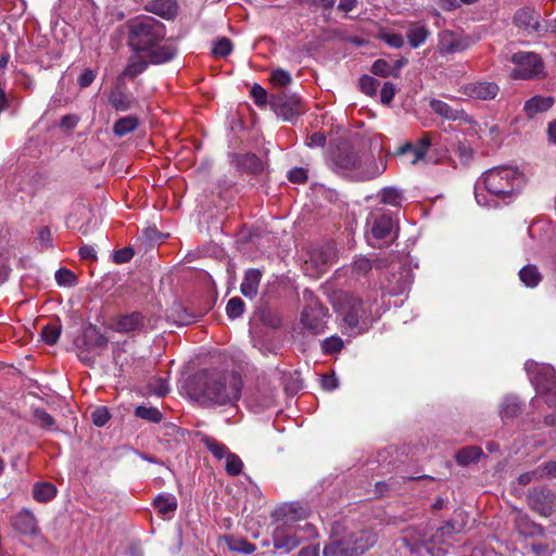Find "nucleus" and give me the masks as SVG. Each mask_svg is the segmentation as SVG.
<instances>
[{"label": "nucleus", "instance_id": "obj_34", "mask_svg": "<svg viewBox=\"0 0 556 556\" xmlns=\"http://www.w3.org/2000/svg\"><path fill=\"white\" fill-rule=\"evenodd\" d=\"M139 125L136 116L129 115L117 119L113 126V132L117 137H123L134 131Z\"/></svg>", "mask_w": 556, "mask_h": 556}, {"label": "nucleus", "instance_id": "obj_40", "mask_svg": "<svg viewBox=\"0 0 556 556\" xmlns=\"http://www.w3.org/2000/svg\"><path fill=\"white\" fill-rule=\"evenodd\" d=\"M203 444L205 447L212 453V455L217 458L222 459L227 456L230 452L228 451V447L222 443L216 441L213 438L206 437L203 439Z\"/></svg>", "mask_w": 556, "mask_h": 556}, {"label": "nucleus", "instance_id": "obj_50", "mask_svg": "<svg viewBox=\"0 0 556 556\" xmlns=\"http://www.w3.org/2000/svg\"><path fill=\"white\" fill-rule=\"evenodd\" d=\"M343 348V341L339 337H330L323 341L321 349L325 354H333Z\"/></svg>", "mask_w": 556, "mask_h": 556}, {"label": "nucleus", "instance_id": "obj_57", "mask_svg": "<svg viewBox=\"0 0 556 556\" xmlns=\"http://www.w3.org/2000/svg\"><path fill=\"white\" fill-rule=\"evenodd\" d=\"M251 97L256 105L262 106L267 102V91L260 85L255 84L251 89Z\"/></svg>", "mask_w": 556, "mask_h": 556}, {"label": "nucleus", "instance_id": "obj_59", "mask_svg": "<svg viewBox=\"0 0 556 556\" xmlns=\"http://www.w3.org/2000/svg\"><path fill=\"white\" fill-rule=\"evenodd\" d=\"M454 525L448 521L441 528L437 530V533L431 538L430 542H441L445 535H451L453 532H455Z\"/></svg>", "mask_w": 556, "mask_h": 556}, {"label": "nucleus", "instance_id": "obj_16", "mask_svg": "<svg viewBox=\"0 0 556 556\" xmlns=\"http://www.w3.org/2000/svg\"><path fill=\"white\" fill-rule=\"evenodd\" d=\"M336 253L331 247L315 249L309 252L308 258L305 264L313 266L316 274H321L327 270L328 266L333 262Z\"/></svg>", "mask_w": 556, "mask_h": 556}, {"label": "nucleus", "instance_id": "obj_5", "mask_svg": "<svg viewBox=\"0 0 556 556\" xmlns=\"http://www.w3.org/2000/svg\"><path fill=\"white\" fill-rule=\"evenodd\" d=\"M377 542V535L371 529H342L337 525L330 541L324 547V556H359Z\"/></svg>", "mask_w": 556, "mask_h": 556}, {"label": "nucleus", "instance_id": "obj_30", "mask_svg": "<svg viewBox=\"0 0 556 556\" xmlns=\"http://www.w3.org/2000/svg\"><path fill=\"white\" fill-rule=\"evenodd\" d=\"M372 267L378 268V265H375L372 261L368 257L358 255L354 258L353 263L350 266L351 275L354 278H361L367 275Z\"/></svg>", "mask_w": 556, "mask_h": 556}, {"label": "nucleus", "instance_id": "obj_51", "mask_svg": "<svg viewBox=\"0 0 556 556\" xmlns=\"http://www.w3.org/2000/svg\"><path fill=\"white\" fill-rule=\"evenodd\" d=\"M34 417L36 422L42 428L52 429L55 425L54 418L43 409L36 408L34 410Z\"/></svg>", "mask_w": 556, "mask_h": 556}, {"label": "nucleus", "instance_id": "obj_36", "mask_svg": "<svg viewBox=\"0 0 556 556\" xmlns=\"http://www.w3.org/2000/svg\"><path fill=\"white\" fill-rule=\"evenodd\" d=\"M515 526L517 530L523 534V535H532L534 534V529H538L539 527L533 523L529 516L520 510H517L515 513Z\"/></svg>", "mask_w": 556, "mask_h": 556}, {"label": "nucleus", "instance_id": "obj_13", "mask_svg": "<svg viewBox=\"0 0 556 556\" xmlns=\"http://www.w3.org/2000/svg\"><path fill=\"white\" fill-rule=\"evenodd\" d=\"M498 86L492 81H473L462 87V92L472 99L492 100L498 93Z\"/></svg>", "mask_w": 556, "mask_h": 556}, {"label": "nucleus", "instance_id": "obj_10", "mask_svg": "<svg viewBox=\"0 0 556 556\" xmlns=\"http://www.w3.org/2000/svg\"><path fill=\"white\" fill-rule=\"evenodd\" d=\"M511 61L516 65L511 73L513 78L531 79L543 72L542 60L533 52H516Z\"/></svg>", "mask_w": 556, "mask_h": 556}, {"label": "nucleus", "instance_id": "obj_27", "mask_svg": "<svg viewBox=\"0 0 556 556\" xmlns=\"http://www.w3.org/2000/svg\"><path fill=\"white\" fill-rule=\"evenodd\" d=\"M430 31L425 25L416 23L412 24L408 27L406 37L409 46L415 49L421 46L427 40Z\"/></svg>", "mask_w": 556, "mask_h": 556}, {"label": "nucleus", "instance_id": "obj_29", "mask_svg": "<svg viewBox=\"0 0 556 556\" xmlns=\"http://www.w3.org/2000/svg\"><path fill=\"white\" fill-rule=\"evenodd\" d=\"M482 455L483 452L480 447L467 446L458 451L455 457L457 464L465 467L470 464L477 463Z\"/></svg>", "mask_w": 556, "mask_h": 556}, {"label": "nucleus", "instance_id": "obj_45", "mask_svg": "<svg viewBox=\"0 0 556 556\" xmlns=\"http://www.w3.org/2000/svg\"><path fill=\"white\" fill-rule=\"evenodd\" d=\"M226 458V472L230 476H238L243 468L241 458L233 453L227 454Z\"/></svg>", "mask_w": 556, "mask_h": 556}, {"label": "nucleus", "instance_id": "obj_31", "mask_svg": "<svg viewBox=\"0 0 556 556\" xmlns=\"http://www.w3.org/2000/svg\"><path fill=\"white\" fill-rule=\"evenodd\" d=\"M462 49L459 40L451 31H442L439 36V50L442 53H454Z\"/></svg>", "mask_w": 556, "mask_h": 556}, {"label": "nucleus", "instance_id": "obj_8", "mask_svg": "<svg viewBox=\"0 0 556 556\" xmlns=\"http://www.w3.org/2000/svg\"><path fill=\"white\" fill-rule=\"evenodd\" d=\"M338 315L342 318L344 327L354 330L361 319H367V311L361 299L348 294L339 293L333 302Z\"/></svg>", "mask_w": 556, "mask_h": 556}, {"label": "nucleus", "instance_id": "obj_14", "mask_svg": "<svg viewBox=\"0 0 556 556\" xmlns=\"http://www.w3.org/2000/svg\"><path fill=\"white\" fill-rule=\"evenodd\" d=\"M270 103L275 108L277 114L281 115L286 121L298 115L301 110V101L296 96H276L271 98Z\"/></svg>", "mask_w": 556, "mask_h": 556}, {"label": "nucleus", "instance_id": "obj_39", "mask_svg": "<svg viewBox=\"0 0 556 556\" xmlns=\"http://www.w3.org/2000/svg\"><path fill=\"white\" fill-rule=\"evenodd\" d=\"M520 280L529 288H533L541 281V274L533 265H527L519 270Z\"/></svg>", "mask_w": 556, "mask_h": 556}, {"label": "nucleus", "instance_id": "obj_35", "mask_svg": "<svg viewBox=\"0 0 556 556\" xmlns=\"http://www.w3.org/2000/svg\"><path fill=\"white\" fill-rule=\"evenodd\" d=\"M150 11L166 18H170L176 13V4L172 0H156L150 4Z\"/></svg>", "mask_w": 556, "mask_h": 556}, {"label": "nucleus", "instance_id": "obj_11", "mask_svg": "<svg viewBox=\"0 0 556 556\" xmlns=\"http://www.w3.org/2000/svg\"><path fill=\"white\" fill-rule=\"evenodd\" d=\"M328 318V309L315 302L304 307L301 314V324L304 329L313 334L325 331Z\"/></svg>", "mask_w": 556, "mask_h": 556}, {"label": "nucleus", "instance_id": "obj_37", "mask_svg": "<svg viewBox=\"0 0 556 556\" xmlns=\"http://www.w3.org/2000/svg\"><path fill=\"white\" fill-rule=\"evenodd\" d=\"M227 546L230 551L241 554H252L256 547L245 539L228 536L226 538Z\"/></svg>", "mask_w": 556, "mask_h": 556}, {"label": "nucleus", "instance_id": "obj_24", "mask_svg": "<svg viewBox=\"0 0 556 556\" xmlns=\"http://www.w3.org/2000/svg\"><path fill=\"white\" fill-rule=\"evenodd\" d=\"M109 102L118 112L130 110L136 101L132 96L125 93L119 88L113 89L109 94Z\"/></svg>", "mask_w": 556, "mask_h": 556}, {"label": "nucleus", "instance_id": "obj_3", "mask_svg": "<svg viewBox=\"0 0 556 556\" xmlns=\"http://www.w3.org/2000/svg\"><path fill=\"white\" fill-rule=\"evenodd\" d=\"M527 185L526 174L517 166L502 165L485 170L476 186V200L481 206H492L480 191L481 186L495 199L505 203L514 201Z\"/></svg>", "mask_w": 556, "mask_h": 556}, {"label": "nucleus", "instance_id": "obj_9", "mask_svg": "<svg viewBox=\"0 0 556 556\" xmlns=\"http://www.w3.org/2000/svg\"><path fill=\"white\" fill-rule=\"evenodd\" d=\"M106 344L108 339L92 325L86 327L81 338L75 341L78 357L87 365L94 362V355L91 354L105 348Z\"/></svg>", "mask_w": 556, "mask_h": 556}, {"label": "nucleus", "instance_id": "obj_43", "mask_svg": "<svg viewBox=\"0 0 556 556\" xmlns=\"http://www.w3.org/2000/svg\"><path fill=\"white\" fill-rule=\"evenodd\" d=\"M135 414L137 417L152 421L160 422L162 420V413L155 407H148L140 405L136 408Z\"/></svg>", "mask_w": 556, "mask_h": 556}, {"label": "nucleus", "instance_id": "obj_12", "mask_svg": "<svg viewBox=\"0 0 556 556\" xmlns=\"http://www.w3.org/2000/svg\"><path fill=\"white\" fill-rule=\"evenodd\" d=\"M528 503L541 516L549 517L555 510L556 495L546 488L533 489L528 494Z\"/></svg>", "mask_w": 556, "mask_h": 556}, {"label": "nucleus", "instance_id": "obj_2", "mask_svg": "<svg viewBox=\"0 0 556 556\" xmlns=\"http://www.w3.org/2000/svg\"><path fill=\"white\" fill-rule=\"evenodd\" d=\"M195 391L208 407H236L241 397L242 380L233 371L203 370L197 376Z\"/></svg>", "mask_w": 556, "mask_h": 556}, {"label": "nucleus", "instance_id": "obj_4", "mask_svg": "<svg viewBox=\"0 0 556 556\" xmlns=\"http://www.w3.org/2000/svg\"><path fill=\"white\" fill-rule=\"evenodd\" d=\"M328 166L342 177L366 181L380 176L387 168V162L384 157L376 160L369 153H359L348 144H341L331 151Z\"/></svg>", "mask_w": 556, "mask_h": 556}, {"label": "nucleus", "instance_id": "obj_15", "mask_svg": "<svg viewBox=\"0 0 556 556\" xmlns=\"http://www.w3.org/2000/svg\"><path fill=\"white\" fill-rule=\"evenodd\" d=\"M412 285V275L406 268H400L399 271L391 274L387 283L383 286L384 290L391 295H400L409 289Z\"/></svg>", "mask_w": 556, "mask_h": 556}, {"label": "nucleus", "instance_id": "obj_6", "mask_svg": "<svg viewBox=\"0 0 556 556\" xmlns=\"http://www.w3.org/2000/svg\"><path fill=\"white\" fill-rule=\"evenodd\" d=\"M276 526L271 539L274 547L289 553L296 548L302 541L317 535L316 529L308 522L301 526L290 507L276 513Z\"/></svg>", "mask_w": 556, "mask_h": 556}, {"label": "nucleus", "instance_id": "obj_44", "mask_svg": "<svg viewBox=\"0 0 556 556\" xmlns=\"http://www.w3.org/2000/svg\"><path fill=\"white\" fill-rule=\"evenodd\" d=\"M61 333V326L56 324H49L46 325L41 330V337L45 343L47 344H54Z\"/></svg>", "mask_w": 556, "mask_h": 556}, {"label": "nucleus", "instance_id": "obj_25", "mask_svg": "<svg viewBox=\"0 0 556 556\" xmlns=\"http://www.w3.org/2000/svg\"><path fill=\"white\" fill-rule=\"evenodd\" d=\"M520 412L521 404L515 395H506L500 404V416L502 420L515 418Z\"/></svg>", "mask_w": 556, "mask_h": 556}, {"label": "nucleus", "instance_id": "obj_19", "mask_svg": "<svg viewBox=\"0 0 556 556\" xmlns=\"http://www.w3.org/2000/svg\"><path fill=\"white\" fill-rule=\"evenodd\" d=\"M431 146V139L429 134L424 135L416 144L406 143L399 149V154L410 153L413 155L412 164H416L419 160H422Z\"/></svg>", "mask_w": 556, "mask_h": 556}, {"label": "nucleus", "instance_id": "obj_23", "mask_svg": "<svg viewBox=\"0 0 556 556\" xmlns=\"http://www.w3.org/2000/svg\"><path fill=\"white\" fill-rule=\"evenodd\" d=\"M554 104L552 97L534 96L526 101L523 110L529 117L549 110Z\"/></svg>", "mask_w": 556, "mask_h": 556}, {"label": "nucleus", "instance_id": "obj_22", "mask_svg": "<svg viewBox=\"0 0 556 556\" xmlns=\"http://www.w3.org/2000/svg\"><path fill=\"white\" fill-rule=\"evenodd\" d=\"M394 223L388 214H377L372 216L371 233L376 239L387 238L392 229Z\"/></svg>", "mask_w": 556, "mask_h": 556}, {"label": "nucleus", "instance_id": "obj_47", "mask_svg": "<svg viewBox=\"0 0 556 556\" xmlns=\"http://www.w3.org/2000/svg\"><path fill=\"white\" fill-rule=\"evenodd\" d=\"M232 51V45L231 41L226 38H219L213 46L212 53L215 56L225 58L229 55Z\"/></svg>", "mask_w": 556, "mask_h": 556}, {"label": "nucleus", "instance_id": "obj_1", "mask_svg": "<svg viewBox=\"0 0 556 556\" xmlns=\"http://www.w3.org/2000/svg\"><path fill=\"white\" fill-rule=\"evenodd\" d=\"M128 43L136 52H144L152 64L169 62L177 53L176 47L164 41V25L151 17L143 16L131 21L128 25Z\"/></svg>", "mask_w": 556, "mask_h": 556}, {"label": "nucleus", "instance_id": "obj_42", "mask_svg": "<svg viewBox=\"0 0 556 556\" xmlns=\"http://www.w3.org/2000/svg\"><path fill=\"white\" fill-rule=\"evenodd\" d=\"M269 80L276 88L287 87L292 83L291 74L282 68L271 71Z\"/></svg>", "mask_w": 556, "mask_h": 556}, {"label": "nucleus", "instance_id": "obj_26", "mask_svg": "<svg viewBox=\"0 0 556 556\" xmlns=\"http://www.w3.org/2000/svg\"><path fill=\"white\" fill-rule=\"evenodd\" d=\"M148 66V62L140 54H132L129 58L128 64L119 76V79H132L139 74L143 73Z\"/></svg>", "mask_w": 556, "mask_h": 556}, {"label": "nucleus", "instance_id": "obj_41", "mask_svg": "<svg viewBox=\"0 0 556 556\" xmlns=\"http://www.w3.org/2000/svg\"><path fill=\"white\" fill-rule=\"evenodd\" d=\"M238 165L250 173H258L263 167L262 161L255 154H244L240 156Z\"/></svg>", "mask_w": 556, "mask_h": 556}, {"label": "nucleus", "instance_id": "obj_46", "mask_svg": "<svg viewBox=\"0 0 556 556\" xmlns=\"http://www.w3.org/2000/svg\"><path fill=\"white\" fill-rule=\"evenodd\" d=\"M244 312V302L238 298H231L226 305V313L229 318L233 319L241 316Z\"/></svg>", "mask_w": 556, "mask_h": 556}, {"label": "nucleus", "instance_id": "obj_53", "mask_svg": "<svg viewBox=\"0 0 556 556\" xmlns=\"http://www.w3.org/2000/svg\"><path fill=\"white\" fill-rule=\"evenodd\" d=\"M55 280L60 286H72L76 281V277L71 270L60 268L55 271Z\"/></svg>", "mask_w": 556, "mask_h": 556}, {"label": "nucleus", "instance_id": "obj_21", "mask_svg": "<svg viewBox=\"0 0 556 556\" xmlns=\"http://www.w3.org/2000/svg\"><path fill=\"white\" fill-rule=\"evenodd\" d=\"M515 23L529 31H536L540 27L539 14L531 8H522L515 14Z\"/></svg>", "mask_w": 556, "mask_h": 556}, {"label": "nucleus", "instance_id": "obj_48", "mask_svg": "<svg viewBox=\"0 0 556 556\" xmlns=\"http://www.w3.org/2000/svg\"><path fill=\"white\" fill-rule=\"evenodd\" d=\"M378 86L379 81L371 76L364 75L359 78L361 90L369 97H374L376 94Z\"/></svg>", "mask_w": 556, "mask_h": 556}, {"label": "nucleus", "instance_id": "obj_54", "mask_svg": "<svg viewBox=\"0 0 556 556\" xmlns=\"http://www.w3.org/2000/svg\"><path fill=\"white\" fill-rule=\"evenodd\" d=\"M91 419L96 426L103 427L110 419V413L106 407H97L91 413Z\"/></svg>", "mask_w": 556, "mask_h": 556}, {"label": "nucleus", "instance_id": "obj_61", "mask_svg": "<svg viewBox=\"0 0 556 556\" xmlns=\"http://www.w3.org/2000/svg\"><path fill=\"white\" fill-rule=\"evenodd\" d=\"M134 256V251L129 248H124L115 252L114 262L117 264H123L129 262Z\"/></svg>", "mask_w": 556, "mask_h": 556}, {"label": "nucleus", "instance_id": "obj_52", "mask_svg": "<svg viewBox=\"0 0 556 556\" xmlns=\"http://www.w3.org/2000/svg\"><path fill=\"white\" fill-rule=\"evenodd\" d=\"M372 74L380 77H388L392 74L393 68L389 62L386 60L379 59L374 62L371 66Z\"/></svg>", "mask_w": 556, "mask_h": 556}, {"label": "nucleus", "instance_id": "obj_38", "mask_svg": "<svg viewBox=\"0 0 556 556\" xmlns=\"http://www.w3.org/2000/svg\"><path fill=\"white\" fill-rule=\"evenodd\" d=\"M381 202L392 206H401L404 201L403 192L393 187H387L380 192Z\"/></svg>", "mask_w": 556, "mask_h": 556}, {"label": "nucleus", "instance_id": "obj_7", "mask_svg": "<svg viewBox=\"0 0 556 556\" xmlns=\"http://www.w3.org/2000/svg\"><path fill=\"white\" fill-rule=\"evenodd\" d=\"M525 369L536 392L544 397L546 404L556 407V376L554 368L546 364L528 361L525 364Z\"/></svg>", "mask_w": 556, "mask_h": 556}, {"label": "nucleus", "instance_id": "obj_28", "mask_svg": "<svg viewBox=\"0 0 556 556\" xmlns=\"http://www.w3.org/2000/svg\"><path fill=\"white\" fill-rule=\"evenodd\" d=\"M143 325V317L140 313H131L122 316L116 323V329L122 332H129L139 329Z\"/></svg>", "mask_w": 556, "mask_h": 556}, {"label": "nucleus", "instance_id": "obj_64", "mask_svg": "<svg viewBox=\"0 0 556 556\" xmlns=\"http://www.w3.org/2000/svg\"><path fill=\"white\" fill-rule=\"evenodd\" d=\"M37 239L43 245H48L51 241V231L47 226H42L38 230Z\"/></svg>", "mask_w": 556, "mask_h": 556}, {"label": "nucleus", "instance_id": "obj_60", "mask_svg": "<svg viewBox=\"0 0 556 556\" xmlns=\"http://www.w3.org/2000/svg\"><path fill=\"white\" fill-rule=\"evenodd\" d=\"M288 178L291 182L303 184L307 180L306 170L302 167H294L289 170Z\"/></svg>", "mask_w": 556, "mask_h": 556}, {"label": "nucleus", "instance_id": "obj_63", "mask_svg": "<svg viewBox=\"0 0 556 556\" xmlns=\"http://www.w3.org/2000/svg\"><path fill=\"white\" fill-rule=\"evenodd\" d=\"M326 143V136L323 132H314L307 139V146L311 148L324 147Z\"/></svg>", "mask_w": 556, "mask_h": 556}, {"label": "nucleus", "instance_id": "obj_58", "mask_svg": "<svg viewBox=\"0 0 556 556\" xmlns=\"http://www.w3.org/2000/svg\"><path fill=\"white\" fill-rule=\"evenodd\" d=\"M538 477L542 479L556 477V460L547 462L538 467Z\"/></svg>", "mask_w": 556, "mask_h": 556}, {"label": "nucleus", "instance_id": "obj_55", "mask_svg": "<svg viewBox=\"0 0 556 556\" xmlns=\"http://www.w3.org/2000/svg\"><path fill=\"white\" fill-rule=\"evenodd\" d=\"M395 96V86L387 81L383 84L381 91H380V101L382 104H390Z\"/></svg>", "mask_w": 556, "mask_h": 556}, {"label": "nucleus", "instance_id": "obj_32", "mask_svg": "<svg viewBox=\"0 0 556 556\" xmlns=\"http://www.w3.org/2000/svg\"><path fill=\"white\" fill-rule=\"evenodd\" d=\"M155 509L161 515L174 513L177 509V500L172 494H159L153 501Z\"/></svg>", "mask_w": 556, "mask_h": 556}, {"label": "nucleus", "instance_id": "obj_62", "mask_svg": "<svg viewBox=\"0 0 556 556\" xmlns=\"http://www.w3.org/2000/svg\"><path fill=\"white\" fill-rule=\"evenodd\" d=\"M96 78V73L92 70H85L78 77V84L80 87L86 88L90 86Z\"/></svg>", "mask_w": 556, "mask_h": 556}, {"label": "nucleus", "instance_id": "obj_20", "mask_svg": "<svg viewBox=\"0 0 556 556\" xmlns=\"http://www.w3.org/2000/svg\"><path fill=\"white\" fill-rule=\"evenodd\" d=\"M261 278L262 273L258 269L251 268L247 270L240 286L241 293L248 299L255 298L258 292Z\"/></svg>", "mask_w": 556, "mask_h": 556}, {"label": "nucleus", "instance_id": "obj_56", "mask_svg": "<svg viewBox=\"0 0 556 556\" xmlns=\"http://www.w3.org/2000/svg\"><path fill=\"white\" fill-rule=\"evenodd\" d=\"M380 37L388 46L392 48H401L404 45L403 37L395 33H382Z\"/></svg>", "mask_w": 556, "mask_h": 556}, {"label": "nucleus", "instance_id": "obj_17", "mask_svg": "<svg viewBox=\"0 0 556 556\" xmlns=\"http://www.w3.org/2000/svg\"><path fill=\"white\" fill-rule=\"evenodd\" d=\"M431 110L439 116L448 119V121H464L466 123H471V117L463 110L452 108L446 102H443L438 99H432L430 101Z\"/></svg>", "mask_w": 556, "mask_h": 556}, {"label": "nucleus", "instance_id": "obj_49", "mask_svg": "<svg viewBox=\"0 0 556 556\" xmlns=\"http://www.w3.org/2000/svg\"><path fill=\"white\" fill-rule=\"evenodd\" d=\"M149 390L151 393L157 396H164L169 391L168 381L165 378H153V380L149 383Z\"/></svg>", "mask_w": 556, "mask_h": 556}, {"label": "nucleus", "instance_id": "obj_33", "mask_svg": "<svg viewBox=\"0 0 556 556\" xmlns=\"http://www.w3.org/2000/svg\"><path fill=\"white\" fill-rule=\"evenodd\" d=\"M33 494L37 502L46 503L56 495V488L50 482H39L34 485Z\"/></svg>", "mask_w": 556, "mask_h": 556}, {"label": "nucleus", "instance_id": "obj_18", "mask_svg": "<svg viewBox=\"0 0 556 556\" xmlns=\"http://www.w3.org/2000/svg\"><path fill=\"white\" fill-rule=\"evenodd\" d=\"M13 528L22 534L31 535L37 532V521L34 514L27 509L21 510L12 521Z\"/></svg>", "mask_w": 556, "mask_h": 556}]
</instances>
